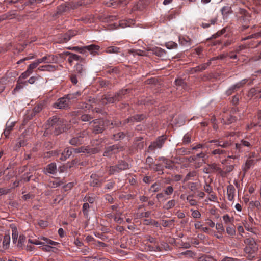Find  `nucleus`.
<instances>
[{
    "mask_svg": "<svg viewBox=\"0 0 261 261\" xmlns=\"http://www.w3.org/2000/svg\"><path fill=\"white\" fill-rule=\"evenodd\" d=\"M43 243H44V244H47L48 245H54V246H55L58 244L57 242L52 241L47 238L46 239H44Z\"/></svg>",
    "mask_w": 261,
    "mask_h": 261,
    "instance_id": "nucleus-59",
    "label": "nucleus"
},
{
    "mask_svg": "<svg viewBox=\"0 0 261 261\" xmlns=\"http://www.w3.org/2000/svg\"><path fill=\"white\" fill-rule=\"evenodd\" d=\"M142 4V1H140L138 2L136 5H135L133 6V10H141L143 9Z\"/></svg>",
    "mask_w": 261,
    "mask_h": 261,
    "instance_id": "nucleus-50",
    "label": "nucleus"
},
{
    "mask_svg": "<svg viewBox=\"0 0 261 261\" xmlns=\"http://www.w3.org/2000/svg\"><path fill=\"white\" fill-rule=\"evenodd\" d=\"M173 189L171 186H168L165 190V194L167 195H170L173 193Z\"/></svg>",
    "mask_w": 261,
    "mask_h": 261,
    "instance_id": "nucleus-64",
    "label": "nucleus"
},
{
    "mask_svg": "<svg viewBox=\"0 0 261 261\" xmlns=\"http://www.w3.org/2000/svg\"><path fill=\"white\" fill-rule=\"evenodd\" d=\"M226 232L228 234L233 236L236 233V230L233 227L228 226L226 228Z\"/></svg>",
    "mask_w": 261,
    "mask_h": 261,
    "instance_id": "nucleus-56",
    "label": "nucleus"
},
{
    "mask_svg": "<svg viewBox=\"0 0 261 261\" xmlns=\"http://www.w3.org/2000/svg\"><path fill=\"white\" fill-rule=\"evenodd\" d=\"M119 101L118 97H117V94L114 95L107 94L102 96L101 99V103L103 105L107 104L113 103L116 101Z\"/></svg>",
    "mask_w": 261,
    "mask_h": 261,
    "instance_id": "nucleus-12",
    "label": "nucleus"
},
{
    "mask_svg": "<svg viewBox=\"0 0 261 261\" xmlns=\"http://www.w3.org/2000/svg\"><path fill=\"white\" fill-rule=\"evenodd\" d=\"M192 40L188 36L180 37L179 38V44L185 47H190L192 45Z\"/></svg>",
    "mask_w": 261,
    "mask_h": 261,
    "instance_id": "nucleus-25",
    "label": "nucleus"
},
{
    "mask_svg": "<svg viewBox=\"0 0 261 261\" xmlns=\"http://www.w3.org/2000/svg\"><path fill=\"white\" fill-rule=\"evenodd\" d=\"M192 135L190 133H186L183 137L182 143L184 144H188L191 142Z\"/></svg>",
    "mask_w": 261,
    "mask_h": 261,
    "instance_id": "nucleus-37",
    "label": "nucleus"
},
{
    "mask_svg": "<svg viewBox=\"0 0 261 261\" xmlns=\"http://www.w3.org/2000/svg\"><path fill=\"white\" fill-rule=\"evenodd\" d=\"M75 72L78 74V77L84 76L86 74V70L84 66L81 63H77L74 67Z\"/></svg>",
    "mask_w": 261,
    "mask_h": 261,
    "instance_id": "nucleus-24",
    "label": "nucleus"
},
{
    "mask_svg": "<svg viewBox=\"0 0 261 261\" xmlns=\"http://www.w3.org/2000/svg\"><path fill=\"white\" fill-rule=\"evenodd\" d=\"M197 176V172L195 171L189 172L186 176L184 180L187 181L192 179V177H195Z\"/></svg>",
    "mask_w": 261,
    "mask_h": 261,
    "instance_id": "nucleus-42",
    "label": "nucleus"
},
{
    "mask_svg": "<svg viewBox=\"0 0 261 261\" xmlns=\"http://www.w3.org/2000/svg\"><path fill=\"white\" fill-rule=\"evenodd\" d=\"M57 57L53 55H47L36 60L39 65L42 63L51 64L56 63Z\"/></svg>",
    "mask_w": 261,
    "mask_h": 261,
    "instance_id": "nucleus-15",
    "label": "nucleus"
},
{
    "mask_svg": "<svg viewBox=\"0 0 261 261\" xmlns=\"http://www.w3.org/2000/svg\"><path fill=\"white\" fill-rule=\"evenodd\" d=\"M204 190L208 194H210L212 191L211 186L207 184H205V186H204Z\"/></svg>",
    "mask_w": 261,
    "mask_h": 261,
    "instance_id": "nucleus-63",
    "label": "nucleus"
},
{
    "mask_svg": "<svg viewBox=\"0 0 261 261\" xmlns=\"http://www.w3.org/2000/svg\"><path fill=\"white\" fill-rule=\"evenodd\" d=\"M117 165L120 171L129 169V164L127 162L122 160L119 161Z\"/></svg>",
    "mask_w": 261,
    "mask_h": 261,
    "instance_id": "nucleus-34",
    "label": "nucleus"
},
{
    "mask_svg": "<svg viewBox=\"0 0 261 261\" xmlns=\"http://www.w3.org/2000/svg\"><path fill=\"white\" fill-rule=\"evenodd\" d=\"M123 150V147L118 144L113 145L106 148L103 152V156L111 157L113 155L118 153Z\"/></svg>",
    "mask_w": 261,
    "mask_h": 261,
    "instance_id": "nucleus-6",
    "label": "nucleus"
},
{
    "mask_svg": "<svg viewBox=\"0 0 261 261\" xmlns=\"http://www.w3.org/2000/svg\"><path fill=\"white\" fill-rule=\"evenodd\" d=\"M254 163V161L253 160H247L245 163V164L243 167V171L246 173L247 172L248 170L253 166Z\"/></svg>",
    "mask_w": 261,
    "mask_h": 261,
    "instance_id": "nucleus-33",
    "label": "nucleus"
},
{
    "mask_svg": "<svg viewBox=\"0 0 261 261\" xmlns=\"http://www.w3.org/2000/svg\"><path fill=\"white\" fill-rule=\"evenodd\" d=\"M93 125V132L96 133H100L105 129V122L102 119H95L92 120Z\"/></svg>",
    "mask_w": 261,
    "mask_h": 261,
    "instance_id": "nucleus-13",
    "label": "nucleus"
},
{
    "mask_svg": "<svg viewBox=\"0 0 261 261\" xmlns=\"http://www.w3.org/2000/svg\"><path fill=\"white\" fill-rule=\"evenodd\" d=\"M79 108L84 110V112L86 113V110L85 109L89 110L91 108V105L86 103H82L79 104Z\"/></svg>",
    "mask_w": 261,
    "mask_h": 261,
    "instance_id": "nucleus-49",
    "label": "nucleus"
},
{
    "mask_svg": "<svg viewBox=\"0 0 261 261\" xmlns=\"http://www.w3.org/2000/svg\"><path fill=\"white\" fill-rule=\"evenodd\" d=\"M43 107V105L42 103H39L34 108L33 111L35 113H39L42 110Z\"/></svg>",
    "mask_w": 261,
    "mask_h": 261,
    "instance_id": "nucleus-55",
    "label": "nucleus"
},
{
    "mask_svg": "<svg viewBox=\"0 0 261 261\" xmlns=\"http://www.w3.org/2000/svg\"><path fill=\"white\" fill-rule=\"evenodd\" d=\"M177 44L174 42H169L167 43L166 45V47L170 49L176 48L177 47Z\"/></svg>",
    "mask_w": 261,
    "mask_h": 261,
    "instance_id": "nucleus-52",
    "label": "nucleus"
},
{
    "mask_svg": "<svg viewBox=\"0 0 261 261\" xmlns=\"http://www.w3.org/2000/svg\"><path fill=\"white\" fill-rule=\"evenodd\" d=\"M76 6L70 3H62L57 8V13L61 14L70 10V9H74Z\"/></svg>",
    "mask_w": 261,
    "mask_h": 261,
    "instance_id": "nucleus-16",
    "label": "nucleus"
},
{
    "mask_svg": "<svg viewBox=\"0 0 261 261\" xmlns=\"http://www.w3.org/2000/svg\"><path fill=\"white\" fill-rule=\"evenodd\" d=\"M77 33L76 30H70L65 34H60L58 37L57 42L64 43L68 42L72 37L75 36Z\"/></svg>",
    "mask_w": 261,
    "mask_h": 261,
    "instance_id": "nucleus-7",
    "label": "nucleus"
},
{
    "mask_svg": "<svg viewBox=\"0 0 261 261\" xmlns=\"http://www.w3.org/2000/svg\"><path fill=\"white\" fill-rule=\"evenodd\" d=\"M210 149H212L211 154L215 156L216 158L220 157L221 155H224L226 153V151L221 148H217L215 145H211L210 146Z\"/></svg>",
    "mask_w": 261,
    "mask_h": 261,
    "instance_id": "nucleus-22",
    "label": "nucleus"
},
{
    "mask_svg": "<svg viewBox=\"0 0 261 261\" xmlns=\"http://www.w3.org/2000/svg\"><path fill=\"white\" fill-rule=\"evenodd\" d=\"M241 14L242 16L240 17V21L242 23L241 31H244L249 27V23L250 20V16L246 10L244 9L241 10Z\"/></svg>",
    "mask_w": 261,
    "mask_h": 261,
    "instance_id": "nucleus-9",
    "label": "nucleus"
},
{
    "mask_svg": "<svg viewBox=\"0 0 261 261\" xmlns=\"http://www.w3.org/2000/svg\"><path fill=\"white\" fill-rule=\"evenodd\" d=\"M47 173L54 174L57 172V166L56 163H51L48 164L46 167Z\"/></svg>",
    "mask_w": 261,
    "mask_h": 261,
    "instance_id": "nucleus-29",
    "label": "nucleus"
},
{
    "mask_svg": "<svg viewBox=\"0 0 261 261\" xmlns=\"http://www.w3.org/2000/svg\"><path fill=\"white\" fill-rule=\"evenodd\" d=\"M62 55L69 56V58H68V62L70 65H72L73 62L74 61H80V62H84V59L82 58L80 56L71 52H64Z\"/></svg>",
    "mask_w": 261,
    "mask_h": 261,
    "instance_id": "nucleus-14",
    "label": "nucleus"
},
{
    "mask_svg": "<svg viewBox=\"0 0 261 261\" xmlns=\"http://www.w3.org/2000/svg\"><path fill=\"white\" fill-rule=\"evenodd\" d=\"M237 118L228 113L224 114L222 117L221 122L224 124L229 125L235 122Z\"/></svg>",
    "mask_w": 261,
    "mask_h": 261,
    "instance_id": "nucleus-19",
    "label": "nucleus"
},
{
    "mask_svg": "<svg viewBox=\"0 0 261 261\" xmlns=\"http://www.w3.org/2000/svg\"><path fill=\"white\" fill-rule=\"evenodd\" d=\"M124 137H125V134H124V133L120 132L117 134H114L113 135L112 139L114 140L118 141V140H121V139L124 138Z\"/></svg>",
    "mask_w": 261,
    "mask_h": 261,
    "instance_id": "nucleus-40",
    "label": "nucleus"
},
{
    "mask_svg": "<svg viewBox=\"0 0 261 261\" xmlns=\"http://www.w3.org/2000/svg\"><path fill=\"white\" fill-rule=\"evenodd\" d=\"M145 118V116L144 114H137L125 120L123 124L126 123L133 124L134 122H140Z\"/></svg>",
    "mask_w": 261,
    "mask_h": 261,
    "instance_id": "nucleus-17",
    "label": "nucleus"
},
{
    "mask_svg": "<svg viewBox=\"0 0 261 261\" xmlns=\"http://www.w3.org/2000/svg\"><path fill=\"white\" fill-rule=\"evenodd\" d=\"M209 165L211 167L212 173L216 172L222 176H225V172L222 170V169L219 167V166L216 164L214 163L210 164Z\"/></svg>",
    "mask_w": 261,
    "mask_h": 261,
    "instance_id": "nucleus-26",
    "label": "nucleus"
},
{
    "mask_svg": "<svg viewBox=\"0 0 261 261\" xmlns=\"http://www.w3.org/2000/svg\"><path fill=\"white\" fill-rule=\"evenodd\" d=\"M154 54L159 57H162L163 56L165 53L166 51L164 49L161 48H158L156 47L154 50H153Z\"/></svg>",
    "mask_w": 261,
    "mask_h": 261,
    "instance_id": "nucleus-41",
    "label": "nucleus"
},
{
    "mask_svg": "<svg viewBox=\"0 0 261 261\" xmlns=\"http://www.w3.org/2000/svg\"><path fill=\"white\" fill-rule=\"evenodd\" d=\"M243 146L247 147L249 149H250L251 148L252 145L248 141L244 139L241 140L240 143H236L235 145L236 149L238 150V153L242 151V147Z\"/></svg>",
    "mask_w": 261,
    "mask_h": 261,
    "instance_id": "nucleus-23",
    "label": "nucleus"
},
{
    "mask_svg": "<svg viewBox=\"0 0 261 261\" xmlns=\"http://www.w3.org/2000/svg\"><path fill=\"white\" fill-rule=\"evenodd\" d=\"M217 18H215L210 20V23L209 22H202L201 24V26L203 28H208L211 24H214L217 21Z\"/></svg>",
    "mask_w": 261,
    "mask_h": 261,
    "instance_id": "nucleus-46",
    "label": "nucleus"
},
{
    "mask_svg": "<svg viewBox=\"0 0 261 261\" xmlns=\"http://www.w3.org/2000/svg\"><path fill=\"white\" fill-rule=\"evenodd\" d=\"M29 242L31 244H35L36 245H44V243H43V242L39 241V240H29Z\"/></svg>",
    "mask_w": 261,
    "mask_h": 261,
    "instance_id": "nucleus-62",
    "label": "nucleus"
},
{
    "mask_svg": "<svg viewBox=\"0 0 261 261\" xmlns=\"http://www.w3.org/2000/svg\"><path fill=\"white\" fill-rule=\"evenodd\" d=\"M129 91V90L128 89H122V90L120 91L119 92L116 93L117 95V97H118L119 99V100L122 99L123 96L127 94Z\"/></svg>",
    "mask_w": 261,
    "mask_h": 261,
    "instance_id": "nucleus-45",
    "label": "nucleus"
},
{
    "mask_svg": "<svg viewBox=\"0 0 261 261\" xmlns=\"http://www.w3.org/2000/svg\"><path fill=\"white\" fill-rule=\"evenodd\" d=\"M160 161H163L165 164V168L167 169H172L173 166V162L165 157H161L159 159Z\"/></svg>",
    "mask_w": 261,
    "mask_h": 261,
    "instance_id": "nucleus-30",
    "label": "nucleus"
},
{
    "mask_svg": "<svg viewBox=\"0 0 261 261\" xmlns=\"http://www.w3.org/2000/svg\"><path fill=\"white\" fill-rule=\"evenodd\" d=\"M75 96L73 94H68L64 96L59 98L53 104V107L56 109H66L69 107L70 100L74 99Z\"/></svg>",
    "mask_w": 261,
    "mask_h": 261,
    "instance_id": "nucleus-3",
    "label": "nucleus"
},
{
    "mask_svg": "<svg viewBox=\"0 0 261 261\" xmlns=\"http://www.w3.org/2000/svg\"><path fill=\"white\" fill-rule=\"evenodd\" d=\"M64 122L56 116L49 118L46 125L45 132L58 135L68 128L64 126Z\"/></svg>",
    "mask_w": 261,
    "mask_h": 261,
    "instance_id": "nucleus-2",
    "label": "nucleus"
},
{
    "mask_svg": "<svg viewBox=\"0 0 261 261\" xmlns=\"http://www.w3.org/2000/svg\"><path fill=\"white\" fill-rule=\"evenodd\" d=\"M44 0H16L15 1H12L13 2L16 4L15 6L19 10H23L25 6L33 5L37 4H39Z\"/></svg>",
    "mask_w": 261,
    "mask_h": 261,
    "instance_id": "nucleus-5",
    "label": "nucleus"
},
{
    "mask_svg": "<svg viewBox=\"0 0 261 261\" xmlns=\"http://www.w3.org/2000/svg\"><path fill=\"white\" fill-rule=\"evenodd\" d=\"M115 185V182L113 180H110L105 186V189L111 190Z\"/></svg>",
    "mask_w": 261,
    "mask_h": 261,
    "instance_id": "nucleus-58",
    "label": "nucleus"
},
{
    "mask_svg": "<svg viewBox=\"0 0 261 261\" xmlns=\"http://www.w3.org/2000/svg\"><path fill=\"white\" fill-rule=\"evenodd\" d=\"M77 76L75 73H72L70 75V79L73 84H76L78 82Z\"/></svg>",
    "mask_w": 261,
    "mask_h": 261,
    "instance_id": "nucleus-53",
    "label": "nucleus"
},
{
    "mask_svg": "<svg viewBox=\"0 0 261 261\" xmlns=\"http://www.w3.org/2000/svg\"><path fill=\"white\" fill-rule=\"evenodd\" d=\"M210 143H214L216 147H221L223 148H226L229 147L231 143L230 141H223L221 140H212L209 141Z\"/></svg>",
    "mask_w": 261,
    "mask_h": 261,
    "instance_id": "nucleus-20",
    "label": "nucleus"
},
{
    "mask_svg": "<svg viewBox=\"0 0 261 261\" xmlns=\"http://www.w3.org/2000/svg\"><path fill=\"white\" fill-rule=\"evenodd\" d=\"M79 113L78 119L79 121L84 122H90V124L93 123V116L89 114H86L85 112H83V111Z\"/></svg>",
    "mask_w": 261,
    "mask_h": 261,
    "instance_id": "nucleus-18",
    "label": "nucleus"
},
{
    "mask_svg": "<svg viewBox=\"0 0 261 261\" xmlns=\"http://www.w3.org/2000/svg\"><path fill=\"white\" fill-rule=\"evenodd\" d=\"M68 49L75 51H77L81 54H84L85 53L84 46L83 47H80L78 46L70 47H68Z\"/></svg>",
    "mask_w": 261,
    "mask_h": 261,
    "instance_id": "nucleus-43",
    "label": "nucleus"
},
{
    "mask_svg": "<svg viewBox=\"0 0 261 261\" xmlns=\"http://www.w3.org/2000/svg\"><path fill=\"white\" fill-rule=\"evenodd\" d=\"M72 151L75 153H87V154H95L98 152V149L96 148H91L87 146L81 147L77 148H66L62 152L60 150L51 151L46 152L44 154V157L50 156H58L61 154L59 160L61 161H65L67 158L72 154Z\"/></svg>",
    "mask_w": 261,
    "mask_h": 261,
    "instance_id": "nucleus-1",
    "label": "nucleus"
},
{
    "mask_svg": "<svg viewBox=\"0 0 261 261\" xmlns=\"http://www.w3.org/2000/svg\"><path fill=\"white\" fill-rule=\"evenodd\" d=\"M260 37H261V30L256 33L252 34L250 36H248L246 38H244L243 40H246L251 38H258Z\"/></svg>",
    "mask_w": 261,
    "mask_h": 261,
    "instance_id": "nucleus-57",
    "label": "nucleus"
},
{
    "mask_svg": "<svg viewBox=\"0 0 261 261\" xmlns=\"http://www.w3.org/2000/svg\"><path fill=\"white\" fill-rule=\"evenodd\" d=\"M121 3H122V1L121 0H111L107 2L106 5L108 7H116Z\"/></svg>",
    "mask_w": 261,
    "mask_h": 261,
    "instance_id": "nucleus-36",
    "label": "nucleus"
},
{
    "mask_svg": "<svg viewBox=\"0 0 261 261\" xmlns=\"http://www.w3.org/2000/svg\"><path fill=\"white\" fill-rule=\"evenodd\" d=\"M176 85L177 87H181L182 88L185 89L187 87V84L184 80L181 79H177L175 81Z\"/></svg>",
    "mask_w": 261,
    "mask_h": 261,
    "instance_id": "nucleus-38",
    "label": "nucleus"
},
{
    "mask_svg": "<svg viewBox=\"0 0 261 261\" xmlns=\"http://www.w3.org/2000/svg\"><path fill=\"white\" fill-rule=\"evenodd\" d=\"M87 135V133L86 130L78 132L72 136V138L69 140V143L72 145H80L83 143V139Z\"/></svg>",
    "mask_w": 261,
    "mask_h": 261,
    "instance_id": "nucleus-4",
    "label": "nucleus"
},
{
    "mask_svg": "<svg viewBox=\"0 0 261 261\" xmlns=\"http://www.w3.org/2000/svg\"><path fill=\"white\" fill-rule=\"evenodd\" d=\"M166 138L164 136H160L154 142H151L148 148V151L154 150L157 148H161L165 143Z\"/></svg>",
    "mask_w": 261,
    "mask_h": 261,
    "instance_id": "nucleus-10",
    "label": "nucleus"
},
{
    "mask_svg": "<svg viewBox=\"0 0 261 261\" xmlns=\"http://www.w3.org/2000/svg\"><path fill=\"white\" fill-rule=\"evenodd\" d=\"M261 93V89L257 88H251L249 91V95L250 96H253L255 95L257 93Z\"/></svg>",
    "mask_w": 261,
    "mask_h": 261,
    "instance_id": "nucleus-44",
    "label": "nucleus"
},
{
    "mask_svg": "<svg viewBox=\"0 0 261 261\" xmlns=\"http://www.w3.org/2000/svg\"><path fill=\"white\" fill-rule=\"evenodd\" d=\"M32 73L27 69V70L22 73L20 76L19 77V79L20 80L25 79H27Z\"/></svg>",
    "mask_w": 261,
    "mask_h": 261,
    "instance_id": "nucleus-54",
    "label": "nucleus"
},
{
    "mask_svg": "<svg viewBox=\"0 0 261 261\" xmlns=\"http://www.w3.org/2000/svg\"><path fill=\"white\" fill-rule=\"evenodd\" d=\"M12 237L13 243H15L18 237V232L16 229L12 230Z\"/></svg>",
    "mask_w": 261,
    "mask_h": 261,
    "instance_id": "nucleus-60",
    "label": "nucleus"
},
{
    "mask_svg": "<svg viewBox=\"0 0 261 261\" xmlns=\"http://www.w3.org/2000/svg\"><path fill=\"white\" fill-rule=\"evenodd\" d=\"M27 85V81H22L21 80L18 78V80L17 82V84L16 85L15 88L14 89L13 91V93H15L16 92L18 91L20 89H22L24 86Z\"/></svg>",
    "mask_w": 261,
    "mask_h": 261,
    "instance_id": "nucleus-28",
    "label": "nucleus"
},
{
    "mask_svg": "<svg viewBox=\"0 0 261 261\" xmlns=\"http://www.w3.org/2000/svg\"><path fill=\"white\" fill-rule=\"evenodd\" d=\"M56 69V66L53 65H45L39 67L38 68V70L39 71H52Z\"/></svg>",
    "mask_w": 261,
    "mask_h": 261,
    "instance_id": "nucleus-31",
    "label": "nucleus"
},
{
    "mask_svg": "<svg viewBox=\"0 0 261 261\" xmlns=\"http://www.w3.org/2000/svg\"><path fill=\"white\" fill-rule=\"evenodd\" d=\"M108 172L110 175L115 174L117 173L120 172L119 169L117 165L115 166H112L109 167Z\"/></svg>",
    "mask_w": 261,
    "mask_h": 261,
    "instance_id": "nucleus-35",
    "label": "nucleus"
},
{
    "mask_svg": "<svg viewBox=\"0 0 261 261\" xmlns=\"http://www.w3.org/2000/svg\"><path fill=\"white\" fill-rule=\"evenodd\" d=\"M249 79H244L237 83L234 85H232L229 87V89L226 90V94L227 96L231 95L234 92L242 88L249 81Z\"/></svg>",
    "mask_w": 261,
    "mask_h": 261,
    "instance_id": "nucleus-8",
    "label": "nucleus"
},
{
    "mask_svg": "<svg viewBox=\"0 0 261 261\" xmlns=\"http://www.w3.org/2000/svg\"><path fill=\"white\" fill-rule=\"evenodd\" d=\"M105 52L108 54H119L120 48L116 46H109L106 49Z\"/></svg>",
    "mask_w": 261,
    "mask_h": 261,
    "instance_id": "nucleus-32",
    "label": "nucleus"
},
{
    "mask_svg": "<svg viewBox=\"0 0 261 261\" xmlns=\"http://www.w3.org/2000/svg\"><path fill=\"white\" fill-rule=\"evenodd\" d=\"M245 242L247 245V246L245 249L246 252L252 254L257 250L258 247L255 240L253 238L247 239Z\"/></svg>",
    "mask_w": 261,
    "mask_h": 261,
    "instance_id": "nucleus-11",
    "label": "nucleus"
},
{
    "mask_svg": "<svg viewBox=\"0 0 261 261\" xmlns=\"http://www.w3.org/2000/svg\"><path fill=\"white\" fill-rule=\"evenodd\" d=\"M10 242V237L9 235H6L3 241V247L5 249L8 248Z\"/></svg>",
    "mask_w": 261,
    "mask_h": 261,
    "instance_id": "nucleus-39",
    "label": "nucleus"
},
{
    "mask_svg": "<svg viewBox=\"0 0 261 261\" xmlns=\"http://www.w3.org/2000/svg\"><path fill=\"white\" fill-rule=\"evenodd\" d=\"M236 189L232 185H229L227 187V195L228 196H234Z\"/></svg>",
    "mask_w": 261,
    "mask_h": 261,
    "instance_id": "nucleus-47",
    "label": "nucleus"
},
{
    "mask_svg": "<svg viewBox=\"0 0 261 261\" xmlns=\"http://www.w3.org/2000/svg\"><path fill=\"white\" fill-rule=\"evenodd\" d=\"M160 187L161 185L159 183L155 182L151 186L150 189V191L151 192L158 191L160 188Z\"/></svg>",
    "mask_w": 261,
    "mask_h": 261,
    "instance_id": "nucleus-51",
    "label": "nucleus"
},
{
    "mask_svg": "<svg viewBox=\"0 0 261 261\" xmlns=\"http://www.w3.org/2000/svg\"><path fill=\"white\" fill-rule=\"evenodd\" d=\"M101 180L99 179L97 175L95 174H92L91 175V179L90 181V184L92 186H95L100 185Z\"/></svg>",
    "mask_w": 261,
    "mask_h": 261,
    "instance_id": "nucleus-27",
    "label": "nucleus"
},
{
    "mask_svg": "<svg viewBox=\"0 0 261 261\" xmlns=\"http://www.w3.org/2000/svg\"><path fill=\"white\" fill-rule=\"evenodd\" d=\"M38 65L39 64L36 60L29 65V66L28 67V69L32 73L33 70L35 69Z\"/></svg>",
    "mask_w": 261,
    "mask_h": 261,
    "instance_id": "nucleus-48",
    "label": "nucleus"
},
{
    "mask_svg": "<svg viewBox=\"0 0 261 261\" xmlns=\"http://www.w3.org/2000/svg\"><path fill=\"white\" fill-rule=\"evenodd\" d=\"M85 51L86 50H88L90 54L93 56H95L97 55H99L98 51L100 49V46L97 45L91 44L84 46Z\"/></svg>",
    "mask_w": 261,
    "mask_h": 261,
    "instance_id": "nucleus-21",
    "label": "nucleus"
},
{
    "mask_svg": "<svg viewBox=\"0 0 261 261\" xmlns=\"http://www.w3.org/2000/svg\"><path fill=\"white\" fill-rule=\"evenodd\" d=\"M175 204V201L174 200H170L168 201L164 206L165 208L169 209L172 207Z\"/></svg>",
    "mask_w": 261,
    "mask_h": 261,
    "instance_id": "nucleus-61",
    "label": "nucleus"
}]
</instances>
